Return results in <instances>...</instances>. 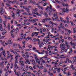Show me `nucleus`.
Instances as JSON below:
<instances>
[{
	"instance_id": "8",
	"label": "nucleus",
	"mask_w": 76,
	"mask_h": 76,
	"mask_svg": "<svg viewBox=\"0 0 76 76\" xmlns=\"http://www.w3.org/2000/svg\"><path fill=\"white\" fill-rule=\"evenodd\" d=\"M8 56L7 57V58H9L10 57H13V55L12 54H8Z\"/></svg>"
},
{
	"instance_id": "11",
	"label": "nucleus",
	"mask_w": 76,
	"mask_h": 76,
	"mask_svg": "<svg viewBox=\"0 0 76 76\" xmlns=\"http://www.w3.org/2000/svg\"><path fill=\"white\" fill-rule=\"evenodd\" d=\"M47 11H45V13H44L43 14L44 15H45V16L46 17H48V15L47 14Z\"/></svg>"
},
{
	"instance_id": "64",
	"label": "nucleus",
	"mask_w": 76,
	"mask_h": 76,
	"mask_svg": "<svg viewBox=\"0 0 76 76\" xmlns=\"http://www.w3.org/2000/svg\"><path fill=\"white\" fill-rule=\"evenodd\" d=\"M45 26H46L47 28H49V27H50V25L48 26L47 25H45Z\"/></svg>"
},
{
	"instance_id": "39",
	"label": "nucleus",
	"mask_w": 76,
	"mask_h": 76,
	"mask_svg": "<svg viewBox=\"0 0 76 76\" xmlns=\"http://www.w3.org/2000/svg\"><path fill=\"white\" fill-rule=\"evenodd\" d=\"M21 65L20 68H21V69H23V66H24V65Z\"/></svg>"
},
{
	"instance_id": "3",
	"label": "nucleus",
	"mask_w": 76,
	"mask_h": 76,
	"mask_svg": "<svg viewBox=\"0 0 76 76\" xmlns=\"http://www.w3.org/2000/svg\"><path fill=\"white\" fill-rule=\"evenodd\" d=\"M1 11V15H2V14H4V10L3 9L2 7H1L0 9Z\"/></svg>"
},
{
	"instance_id": "60",
	"label": "nucleus",
	"mask_w": 76,
	"mask_h": 76,
	"mask_svg": "<svg viewBox=\"0 0 76 76\" xmlns=\"http://www.w3.org/2000/svg\"><path fill=\"white\" fill-rule=\"evenodd\" d=\"M42 29H43V32H45L46 31H45L46 29L45 28H43Z\"/></svg>"
},
{
	"instance_id": "57",
	"label": "nucleus",
	"mask_w": 76,
	"mask_h": 76,
	"mask_svg": "<svg viewBox=\"0 0 76 76\" xmlns=\"http://www.w3.org/2000/svg\"><path fill=\"white\" fill-rule=\"evenodd\" d=\"M54 51L55 53H58V51L56 49H55Z\"/></svg>"
},
{
	"instance_id": "63",
	"label": "nucleus",
	"mask_w": 76,
	"mask_h": 76,
	"mask_svg": "<svg viewBox=\"0 0 76 76\" xmlns=\"http://www.w3.org/2000/svg\"><path fill=\"white\" fill-rule=\"evenodd\" d=\"M39 12L41 13V14H43V12L42 11H39Z\"/></svg>"
},
{
	"instance_id": "42",
	"label": "nucleus",
	"mask_w": 76,
	"mask_h": 76,
	"mask_svg": "<svg viewBox=\"0 0 76 76\" xmlns=\"http://www.w3.org/2000/svg\"><path fill=\"white\" fill-rule=\"evenodd\" d=\"M15 63H18V59H16L15 61Z\"/></svg>"
},
{
	"instance_id": "28",
	"label": "nucleus",
	"mask_w": 76,
	"mask_h": 76,
	"mask_svg": "<svg viewBox=\"0 0 76 76\" xmlns=\"http://www.w3.org/2000/svg\"><path fill=\"white\" fill-rule=\"evenodd\" d=\"M66 69H67V67L65 68L64 69H62V71L63 72H66Z\"/></svg>"
},
{
	"instance_id": "7",
	"label": "nucleus",
	"mask_w": 76,
	"mask_h": 76,
	"mask_svg": "<svg viewBox=\"0 0 76 76\" xmlns=\"http://www.w3.org/2000/svg\"><path fill=\"white\" fill-rule=\"evenodd\" d=\"M8 43L10 45H12V39H10L8 40Z\"/></svg>"
},
{
	"instance_id": "62",
	"label": "nucleus",
	"mask_w": 76,
	"mask_h": 76,
	"mask_svg": "<svg viewBox=\"0 0 76 76\" xmlns=\"http://www.w3.org/2000/svg\"><path fill=\"white\" fill-rule=\"evenodd\" d=\"M11 36H12V38H14V37H15V35L13 34H11Z\"/></svg>"
},
{
	"instance_id": "45",
	"label": "nucleus",
	"mask_w": 76,
	"mask_h": 76,
	"mask_svg": "<svg viewBox=\"0 0 76 76\" xmlns=\"http://www.w3.org/2000/svg\"><path fill=\"white\" fill-rule=\"evenodd\" d=\"M15 31L17 32H18V31H19V29H18V28H16L15 29Z\"/></svg>"
},
{
	"instance_id": "24",
	"label": "nucleus",
	"mask_w": 76,
	"mask_h": 76,
	"mask_svg": "<svg viewBox=\"0 0 76 76\" xmlns=\"http://www.w3.org/2000/svg\"><path fill=\"white\" fill-rule=\"evenodd\" d=\"M61 9L62 10V11L63 12L65 13L66 12V9H65V8H63Z\"/></svg>"
},
{
	"instance_id": "26",
	"label": "nucleus",
	"mask_w": 76,
	"mask_h": 76,
	"mask_svg": "<svg viewBox=\"0 0 76 76\" xmlns=\"http://www.w3.org/2000/svg\"><path fill=\"white\" fill-rule=\"evenodd\" d=\"M59 65H58V66H62L63 65V64L61 63V62H59Z\"/></svg>"
},
{
	"instance_id": "25",
	"label": "nucleus",
	"mask_w": 76,
	"mask_h": 76,
	"mask_svg": "<svg viewBox=\"0 0 76 76\" xmlns=\"http://www.w3.org/2000/svg\"><path fill=\"white\" fill-rule=\"evenodd\" d=\"M23 59V58H20L19 59V62H21V61H22Z\"/></svg>"
},
{
	"instance_id": "19",
	"label": "nucleus",
	"mask_w": 76,
	"mask_h": 76,
	"mask_svg": "<svg viewBox=\"0 0 76 76\" xmlns=\"http://www.w3.org/2000/svg\"><path fill=\"white\" fill-rule=\"evenodd\" d=\"M68 32L67 33V34L68 35H69L70 33H72V31H71L70 30H68L67 31Z\"/></svg>"
},
{
	"instance_id": "29",
	"label": "nucleus",
	"mask_w": 76,
	"mask_h": 76,
	"mask_svg": "<svg viewBox=\"0 0 76 76\" xmlns=\"http://www.w3.org/2000/svg\"><path fill=\"white\" fill-rule=\"evenodd\" d=\"M62 5L64 7H67V4H62Z\"/></svg>"
},
{
	"instance_id": "5",
	"label": "nucleus",
	"mask_w": 76,
	"mask_h": 76,
	"mask_svg": "<svg viewBox=\"0 0 76 76\" xmlns=\"http://www.w3.org/2000/svg\"><path fill=\"white\" fill-rule=\"evenodd\" d=\"M60 20L62 22H64V23H66L67 22L66 20H63V18H62L61 17H60Z\"/></svg>"
},
{
	"instance_id": "61",
	"label": "nucleus",
	"mask_w": 76,
	"mask_h": 76,
	"mask_svg": "<svg viewBox=\"0 0 76 76\" xmlns=\"http://www.w3.org/2000/svg\"><path fill=\"white\" fill-rule=\"evenodd\" d=\"M23 9H28L27 8V7H23Z\"/></svg>"
},
{
	"instance_id": "35",
	"label": "nucleus",
	"mask_w": 76,
	"mask_h": 76,
	"mask_svg": "<svg viewBox=\"0 0 76 76\" xmlns=\"http://www.w3.org/2000/svg\"><path fill=\"white\" fill-rule=\"evenodd\" d=\"M14 69V72H16V67H15Z\"/></svg>"
},
{
	"instance_id": "22",
	"label": "nucleus",
	"mask_w": 76,
	"mask_h": 76,
	"mask_svg": "<svg viewBox=\"0 0 76 76\" xmlns=\"http://www.w3.org/2000/svg\"><path fill=\"white\" fill-rule=\"evenodd\" d=\"M46 19V20H51V19L50 18H45Z\"/></svg>"
},
{
	"instance_id": "18",
	"label": "nucleus",
	"mask_w": 76,
	"mask_h": 76,
	"mask_svg": "<svg viewBox=\"0 0 76 76\" xmlns=\"http://www.w3.org/2000/svg\"><path fill=\"white\" fill-rule=\"evenodd\" d=\"M2 52H3V54L4 56V57H5V56H6V53H5V50H3Z\"/></svg>"
},
{
	"instance_id": "54",
	"label": "nucleus",
	"mask_w": 76,
	"mask_h": 76,
	"mask_svg": "<svg viewBox=\"0 0 76 76\" xmlns=\"http://www.w3.org/2000/svg\"><path fill=\"white\" fill-rule=\"evenodd\" d=\"M38 60L39 61H37V62L39 64H40V62L41 61H40L39 60Z\"/></svg>"
},
{
	"instance_id": "4",
	"label": "nucleus",
	"mask_w": 76,
	"mask_h": 76,
	"mask_svg": "<svg viewBox=\"0 0 76 76\" xmlns=\"http://www.w3.org/2000/svg\"><path fill=\"white\" fill-rule=\"evenodd\" d=\"M50 7H49L48 6L47 7V8L45 9V10H48L49 9H50L51 10H52L53 9H52V6L51 5H50Z\"/></svg>"
},
{
	"instance_id": "37",
	"label": "nucleus",
	"mask_w": 76,
	"mask_h": 76,
	"mask_svg": "<svg viewBox=\"0 0 76 76\" xmlns=\"http://www.w3.org/2000/svg\"><path fill=\"white\" fill-rule=\"evenodd\" d=\"M32 14H30V13H28L29 14H28V15H29V16H32V15H34V14H35L33 12H32Z\"/></svg>"
},
{
	"instance_id": "21",
	"label": "nucleus",
	"mask_w": 76,
	"mask_h": 76,
	"mask_svg": "<svg viewBox=\"0 0 76 76\" xmlns=\"http://www.w3.org/2000/svg\"><path fill=\"white\" fill-rule=\"evenodd\" d=\"M23 15H24V16H26V15H28V13L26 12H25L23 13Z\"/></svg>"
},
{
	"instance_id": "34",
	"label": "nucleus",
	"mask_w": 76,
	"mask_h": 76,
	"mask_svg": "<svg viewBox=\"0 0 76 76\" xmlns=\"http://www.w3.org/2000/svg\"><path fill=\"white\" fill-rule=\"evenodd\" d=\"M73 31H74V33H76V29H75V28H73Z\"/></svg>"
},
{
	"instance_id": "27",
	"label": "nucleus",
	"mask_w": 76,
	"mask_h": 76,
	"mask_svg": "<svg viewBox=\"0 0 76 76\" xmlns=\"http://www.w3.org/2000/svg\"><path fill=\"white\" fill-rule=\"evenodd\" d=\"M48 5V3H44V4L43 5V6H47Z\"/></svg>"
},
{
	"instance_id": "16",
	"label": "nucleus",
	"mask_w": 76,
	"mask_h": 76,
	"mask_svg": "<svg viewBox=\"0 0 76 76\" xmlns=\"http://www.w3.org/2000/svg\"><path fill=\"white\" fill-rule=\"evenodd\" d=\"M25 63V61H22V63H21V62H20V65H24L25 64H24Z\"/></svg>"
},
{
	"instance_id": "52",
	"label": "nucleus",
	"mask_w": 76,
	"mask_h": 76,
	"mask_svg": "<svg viewBox=\"0 0 76 76\" xmlns=\"http://www.w3.org/2000/svg\"><path fill=\"white\" fill-rule=\"evenodd\" d=\"M22 56L23 58H26V56L25 54H23L22 55Z\"/></svg>"
},
{
	"instance_id": "41",
	"label": "nucleus",
	"mask_w": 76,
	"mask_h": 76,
	"mask_svg": "<svg viewBox=\"0 0 76 76\" xmlns=\"http://www.w3.org/2000/svg\"><path fill=\"white\" fill-rule=\"evenodd\" d=\"M8 29H10V24L9 23H8Z\"/></svg>"
},
{
	"instance_id": "20",
	"label": "nucleus",
	"mask_w": 76,
	"mask_h": 76,
	"mask_svg": "<svg viewBox=\"0 0 76 76\" xmlns=\"http://www.w3.org/2000/svg\"><path fill=\"white\" fill-rule=\"evenodd\" d=\"M14 54L16 56H19V53L17 52H16V51H15V52L14 53Z\"/></svg>"
},
{
	"instance_id": "43",
	"label": "nucleus",
	"mask_w": 76,
	"mask_h": 76,
	"mask_svg": "<svg viewBox=\"0 0 76 76\" xmlns=\"http://www.w3.org/2000/svg\"><path fill=\"white\" fill-rule=\"evenodd\" d=\"M38 43L39 45H41V43L40 42V41H38Z\"/></svg>"
},
{
	"instance_id": "36",
	"label": "nucleus",
	"mask_w": 76,
	"mask_h": 76,
	"mask_svg": "<svg viewBox=\"0 0 76 76\" xmlns=\"http://www.w3.org/2000/svg\"><path fill=\"white\" fill-rule=\"evenodd\" d=\"M27 0H23L24 1V4H26V2H27Z\"/></svg>"
},
{
	"instance_id": "40",
	"label": "nucleus",
	"mask_w": 76,
	"mask_h": 76,
	"mask_svg": "<svg viewBox=\"0 0 76 76\" xmlns=\"http://www.w3.org/2000/svg\"><path fill=\"white\" fill-rule=\"evenodd\" d=\"M20 12H25V11H24V10L23 9H21L20 10Z\"/></svg>"
},
{
	"instance_id": "33",
	"label": "nucleus",
	"mask_w": 76,
	"mask_h": 76,
	"mask_svg": "<svg viewBox=\"0 0 76 76\" xmlns=\"http://www.w3.org/2000/svg\"><path fill=\"white\" fill-rule=\"evenodd\" d=\"M28 21L29 22H34L33 20H31V19H29Z\"/></svg>"
},
{
	"instance_id": "9",
	"label": "nucleus",
	"mask_w": 76,
	"mask_h": 76,
	"mask_svg": "<svg viewBox=\"0 0 76 76\" xmlns=\"http://www.w3.org/2000/svg\"><path fill=\"white\" fill-rule=\"evenodd\" d=\"M30 10V9L28 8L26 9V11L28 13H31V11L29 10Z\"/></svg>"
},
{
	"instance_id": "56",
	"label": "nucleus",
	"mask_w": 76,
	"mask_h": 76,
	"mask_svg": "<svg viewBox=\"0 0 76 76\" xmlns=\"http://www.w3.org/2000/svg\"><path fill=\"white\" fill-rule=\"evenodd\" d=\"M4 63V61H3V62H2L1 63V65H3V64Z\"/></svg>"
},
{
	"instance_id": "1",
	"label": "nucleus",
	"mask_w": 76,
	"mask_h": 76,
	"mask_svg": "<svg viewBox=\"0 0 76 76\" xmlns=\"http://www.w3.org/2000/svg\"><path fill=\"white\" fill-rule=\"evenodd\" d=\"M64 45H65V44H61L60 45V48L61 49V51L62 52H64V51H65V52L66 53L67 50L66 51V47H64Z\"/></svg>"
},
{
	"instance_id": "6",
	"label": "nucleus",
	"mask_w": 76,
	"mask_h": 76,
	"mask_svg": "<svg viewBox=\"0 0 76 76\" xmlns=\"http://www.w3.org/2000/svg\"><path fill=\"white\" fill-rule=\"evenodd\" d=\"M34 57H35L34 58L36 60V61H38V60H39V59H38L37 56L36 54H34Z\"/></svg>"
},
{
	"instance_id": "50",
	"label": "nucleus",
	"mask_w": 76,
	"mask_h": 76,
	"mask_svg": "<svg viewBox=\"0 0 76 76\" xmlns=\"http://www.w3.org/2000/svg\"><path fill=\"white\" fill-rule=\"evenodd\" d=\"M12 17H13V18H15V14H14V13L12 14Z\"/></svg>"
},
{
	"instance_id": "49",
	"label": "nucleus",
	"mask_w": 76,
	"mask_h": 76,
	"mask_svg": "<svg viewBox=\"0 0 76 76\" xmlns=\"http://www.w3.org/2000/svg\"><path fill=\"white\" fill-rule=\"evenodd\" d=\"M70 22L71 23L72 25V26L73 25V22L72 21H70Z\"/></svg>"
},
{
	"instance_id": "2",
	"label": "nucleus",
	"mask_w": 76,
	"mask_h": 76,
	"mask_svg": "<svg viewBox=\"0 0 76 76\" xmlns=\"http://www.w3.org/2000/svg\"><path fill=\"white\" fill-rule=\"evenodd\" d=\"M54 16L53 17V20H58V21H59V20H58V16L57 15L54 14L53 15Z\"/></svg>"
},
{
	"instance_id": "55",
	"label": "nucleus",
	"mask_w": 76,
	"mask_h": 76,
	"mask_svg": "<svg viewBox=\"0 0 76 76\" xmlns=\"http://www.w3.org/2000/svg\"><path fill=\"white\" fill-rule=\"evenodd\" d=\"M39 9H41V10H43L44 9V8H43V7H40Z\"/></svg>"
},
{
	"instance_id": "47",
	"label": "nucleus",
	"mask_w": 76,
	"mask_h": 76,
	"mask_svg": "<svg viewBox=\"0 0 76 76\" xmlns=\"http://www.w3.org/2000/svg\"><path fill=\"white\" fill-rule=\"evenodd\" d=\"M29 69L31 70H33V68L31 67V66H30L29 67Z\"/></svg>"
},
{
	"instance_id": "48",
	"label": "nucleus",
	"mask_w": 76,
	"mask_h": 76,
	"mask_svg": "<svg viewBox=\"0 0 76 76\" xmlns=\"http://www.w3.org/2000/svg\"><path fill=\"white\" fill-rule=\"evenodd\" d=\"M61 41L62 42V43H63V44H64V43H63V42H64V39H62L61 40Z\"/></svg>"
},
{
	"instance_id": "23",
	"label": "nucleus",
	"mask_w": 76,
	"mask_h": 76,
	"mask_svg": "<svg viewBox=\"0 0 76 76\" xmlns=\"http://www.w3.org/2000/svg\"><path fill=\"white\" fill-rule=\"evenodd\" d=\"M49 23H50L51 24H52L53 25H55V23H54L53 22H52V21H50L49 22Z\"/></svg>"
},
{
	"instance_id": "17",
	"label": "nucleus",
	"mask_w": 76,
	"mask_h": 76,
	"mask_svg": "<svg viewBox=\"0 0 76 76\" xmlns=\"http://www.w3.org/2000/svg\"><path fill=\"white\" fill-rule=\"evenodd\" d=\"M10 51V52H12V53H14L15 52V51L11 49L9 50Z\"/></svg>"
},
{
	"instance_id": "15",
	"label": "nucleus",
	"mask_w": 76,
	"mask_h": 76,
	"mask_svg": "<svg viewBox=\"0 0 76 76\" xmlns=\"http://www.w3.org/2000/svg\"><path fill=\"white\" fill-rule=\"evenodd\" d=\"M60 25L61 27L63 29H64V27L63 26V24L61 23Z\"/></svg>"
},
{
	"instance_id": "53",
	"label": "nucleus",
	"mask_w": 76,
	"mask_h": 76,
	"mask_svg": "<svg viewBox=\"0 0 76 76\" xmlns=\"http://www.w3.org/2000/svg\"><path fill=\"white\" fill-rule=\"evenodd\" d=\"M16 51H17V52H18V53H20V50H19L18 49H17Z\"/></svg>"
},
{
	"instance_id": "58",
	"label": "nucleus",
	"mask_w": 76,
	"mask_h": 76,
	"mask_svg": "<svg viewBox=\"0 0 76 76\" xmlns=\"http://www.w3.org/2000/svg\"><path fill=\"white\" fill-rule=\"evenodd\" d=\"M70 75H71V73L70 72H69L68 74V76H70Z\"/></svg>"
},
{
	"instance_id": "30",
	"label": "nucleus",
	"mask_w": 76,
	"mask_h": 76,
	"mask_svg": "<svg viewBox=\"0 0 76 76\" xmlns=\"http://www.w3.org/2000/svg\"><path fill=\"white\" fill-rule=\"evenodd\" d=\"M4 29H3V27H0V31H4Z\"/></svg>"
},
{
	"instance_id": "46",
	"label": "nucleus",
	"mask_w": 76,
	"mask_h": 76,
	"mask_svg": "<svg viewBox=\"0 0 76 76\" xmlns=\"http://www.w3.org/2000/svg\"><path fill=\"white\" fill-rule=\"evenodd\" d=\"M14 66H15V67H17L18 66V65H17L15 63V64H14Z\"/></svg>"
},
{
	"instance_id": "59",
	"label": "nucleus",
	"mask_w": 76,
	"mask_h": 76,
	"mask_svg": "<svg viewBox=\"0 0 76 76\" xmlns=\"http://www.w3.org/2000/svg\"><path fill=\"white\" fill-rule=\"evenodd\" d=\"M25 60L26 61H27V62H29V59H26Z\"/></svg>"
},
{
	"instance_id": "51",
	"label": "nucleus",
	"mask_w": 76,
	"mask_h": 76,
	"mask_svg": "<svg viewBox=\"0 0 76 76\" xmlns=\"http://www.w3.org/2000/svg\"><path fill=\"white\" fill-rule=\"evenodd\" d=\"M8 44H9V42H8V41H7L5 43V45H8Z\"/></svg>"
},
{
	"instance_id": "13",
	"label": "nucleus",
	"mask_w": 76,
	"mask_h": 76,
	"mask_svg": "<svg viewBox=\"0 0 76 76\" xmlns=\"http://www.w3.org/2000/svg\"><path fill=\"white\" fill-rule=\"evenodd\" d=\"M16 16L17 17H19V16H20V12H16Z\"/></svg>"
},
{
	"instance_id": "31",
	"label": "nucleus",
	"mask_w": 76,
	"mask_h": 76,
	"mask_svg": "<svg viewBox=\"0 0 76 76\" xmlns=\"http://www.w3.org/2000/svg\"><path fill=\"white\" fill-rule=\"evenodd\" d=\"M31 49L30 48L26 50V51H31Z\"/></svg>"
},
{
	"instance_id": "14",
	"label": "nucleus",
	"mask_w": 76,
	"mask_h": 76,
	"mask_svg": "<svg viewBox=\"0 0 76 76\" xmlns=\"http://www.w3.org/2000/svg\"><path fill=\"white\" fill-rule=\"evenodd\" d=\"M36 52H37L38 54H44V53H40L39 52V50H36Z\"/></svg>"
},
{
	"instance_id": "32",
	"label": "nucleus",
	"mask_w": 76,
	"mask_h": 76,
	"mask_svg": "<svg viewBox=\"0 0 76 76\" xmlns=\"http://www.w3.org/2000/svg\"><path fill=\"white\" fill-rule=\"evenodd\" d=\"M45 60H43V59H42V63H45Z\"/></svg>"
},
{
	"instance_id": "38",
	"label": "nucleus",
	"mask_w": 76,
	"mask_h": 76,
	"mask_svg": "<svg viewBox=\"0 0 76 76\" xmlns=\"http://www.w3.org/2000/svg\"><path fill=\"white\" fill-rule=\"evenodd\" d=\"M55 1H56V2H57V3H61L60 1L57 0H55Z\"/></svg>"
},
{
	"instance_id": "12",
	"label": "nucleus",
	"mask_w": 76,
	"mask_h": 76,
	"mask_svg": "<svg viewBox=\"0 0 76 76\" xmlns=\"http://www.w3.org/2000/svg\"><path fill=\"white\" fill-rule=\"evenodd\" d=\"M34 14L37 15L38 16H41V14H39L37 12L36 13H34Z\"/></svg>"
},
{
	"instance_id": "10",
	"label": "nucleus",
	"mask_w": 76,
	"mask_h": 76,
	"mask_svg": "<svg viewBox=\"0 0 76 76\" xmlns=\"http://www.w3.org/2000/svg\"><path fill=\"white\" fill-rule=\"evenodd\" d=\"M39 32H34L32 33V35H31V37H33L34 36V35H35V34H39Z\"/></svg>"
},
{
	"instance_id": "44",
	"label": "nucleus",
	"mask_w": 76,
	"mask_h": 76,
	"mask_svg": "<svg viewBox=\"0 0 76 76\" xmlns=\"http://www.w3.org/2000/svg\"><path fill=\"white\" fill-rule=\"evenodd\" d=\"M33 50H34V51H37V50H37V49L35 47H33Z\"/></svg>"
}]
</instances>
